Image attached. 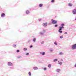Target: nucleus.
Listing matches in <instances>:
<instances>
[{
  "instance_id": "obj_1",
  "label": "nucleus",
  "mask_w": 76,
  "mask_h": 76,
  "mask_svg": "<svg viewBox=\"0 0 76 76\" xmlns=\"http://www.w3.org/2000/svg\"><path fill=\"white\" fill-rule=\"evenodd\" d=\"M62 29H64V27H59V30L58 31V32H59V33H62V31H61V30H62Z\"/></svg>"
},
{
  "instance_id": "obj_2",
  "label": "nucleus",
  "mask_w": 76,
  "mask_h": 76,
  "mask_svg": "<svg viewBox=\"0 0 76 76\" xmlns=\"http://www.w3.org/2000/svg\"><path fill=\"white\" fill-rule=\"evenodd\" d=\"M72 50H75V49H76V44H75L72 45Z\"/></svg>"
},
{
  "instance_id": "obj_3",
  "label": "nucleus",
  "mask_w": 76,
  "mask_h": 76,
  "mask_svg": "<svg viewBox=\"0 0 76 76\" xmlns=\"http://www.w3.org/2000/svg\"><path fill=\"white\" fill-rule=\"evenodd\" d=\"M52 21V23H53V24H56V23H57V21L55 20H53V19H52L51 20Z\"/></svg>"
},
{
  "instance_id": "obj_4",
  "label": "nucleus",
  "mask_w": 76,
  "mask_h": 76,
  "mask_svg": "<svg viewBox=\"0 0 76 76\" xmlns=\"http://www.w3.org/2000/svg\"><path fill=\"white\" fill-rule=\"evenodd\" d=\"M7 64L9 66H12L13 65V64L11 62H8Z\"/></svg>"
},
{
  "instance_id": "obj_5",
  "label": "nucleus",
  "mask_w": 76,
  "mask_h": 76,
  "mask_svg": "<svg viewBox=\"0 0 76 76\" xmlns=\"http://www.w3.org/2000/svg\"><path fill=\"white\" fill-rule=\"evenodd\" d=\"M43 26H47V23H45L43 24Z\"/></svg>"
},
{
  "instance_id": "obj_6",
  "label": "nucleus",
  "mask_w": 76,
  "mask_h": 76,
  "mask_svg": "<svg viewBox=\"0 0 76 76\" xmlns=\"http://www.w3.org/2000/svg\"><path fill=\"white\" fill-rule=\"evenodd\" d=\"M33 69L34 70H37L38 69V67H33Z\"/></svg>"
},
{
  "instance_id": "obj_7",
  "label": "nucleus",
  "mask_w": 76,
  "mask_h": 76,
  "mask_svg": "<svg viewBox=\"0 0 76 76\" xmlns=\"http://www.w3.org/2000/svg\"><path fill=\"white\" fill-rule=\"evenodd\" d=\"M73 14H74V15H76V10H74L72 11Z\"/></svg>"
},
{
  "instance_id": "obj_8",
  "label": "nucleus",
  "mask_w": 76,
  "mask_h": 76,
  "mask_svg": "<svg viewBox=\"0 0 76 76\" xmlns=\"http://www.w3.org/2000/svg\"><path fill=\"white\" fill-rule=\"evenodd\" d=\"M59 55L60 56H62L64 55V53L63 52H60L59 53Z\"/></svg>"
},
{
  "instance_id": "obj_9",
  "label": "nucleus",
  "mask_w": 76,
  "mask_h": 76,
  "mask_svg": "<svg viewBox=\"0 0 76 76\" xmlns=\"http://www.w3.org/2000/svg\"><path fill=\"white\" fill-rule=\"evenodd\" d=\"M5 14H4V13H3L1 14V17L2 18H3V17H5Z\"/></svg>"
},
{
  "instance_id": "obj_10",
  "label": "nucleus",
  "mask_w": 76,
  "mask_h": 76,
  "mask_svg": "<svg viewBox=\"0 0 76 76\" xmlns=\"http://www.w3.org/2000/svg\"><path fill=\"white\" fill-rule=\"evenodd\" d=\"M56 71L57 72V73H59V72H60V69H58L56 70Z\"/></svg>"
},
{
  "instance_id": "obj_11",
  "label": "nucleus",
  "mask_w": 76,
  "mask_h": 76,
  "mask_svg": "<svg viewBox=\"0 0 76 76\" xmlns=\"http://www.w3.org/2000/svg\"><path fill=\"white\" fill-rule=\"evenodd\" d=\"M58 64H60V65H61L62 64V62H60L59 61H58Z\"/></svg>"
},
{
  "instance_id": "obj_12",
  "label": "nucleus",
  "mask_w": 76,
  "mask_h": 76,
  "mask_svg": "<svg viewBox=\"0 0 76 76\" xmlns=\"http://www.w3.org/2000/svg\"><path fill=\"white\" fill-rule=\"evenodd\" d=\"M48 66L49 68H51V64H49L48 65Z\"/></svg>"
},
{
  "instance_id": "obj_13",
  "label": "nucleus",
  "mask_w": 76,
  "mask_h": 76,
  "mask_svg": "<svg viewBox=\"0 0 76 76\" xmlns=\"http://www.w3.org/2000/svg\"><path fill=\"white\" fill-rule=\"evenodd\" d=\"M30 13V12H29V11L28 10H27L26 12V14H29V13Z\"/></svg>"
},
{
  "instance_id": "obj_14",
  "label": "nucleus",
  "mask_w": 76,
  "mask_h": 76,
  "mask_svg": "<svg viewBox=\"0 0 76 76\" xmlns=\"http://www.w3.org/2000/svg\"><path fill=\"white\" fill-rule=\"evenodd\" d=\"M43 6V4H39V7H42Z\"/></svg>"
},
{
  "instance_id": "obj_15",
  "label": "nucleus",
  "mask_w": 76,
  "mask_h": 76,
  "mask_svg": "<svg viewBox=\"0 0 76 76\" xmlns=\"http://www.w3.org/2000/svg\"><path fill=\"white\" fill-rule=\"evenodd\" d=\"M36 38H34L33 39V42H35L36 41Z\"/></svg>"
},
{
  "instance_id": "obj_16",
  "label": "nucleus",
  "mask_w": 76,
  "mask_h": 76,
  "mask_svg": "<svg viewBox=\"0 0 76 76\" xmlns=\"http://www.w3.org/2000/svg\"><path fill=\"white\" fill-rule=\"evenodd\" d=\"M46 31V30L45 29H43L42 31V32L44 34V33H45V32Z\"/></svg>"
},
{
  "instance_id": "obj_17",
  "label": "nucleus",
  "mask_w": 76,
  "mask_h": 76,
  "mask_svg": "<svg viewBox=\"0 0 76 76\" xmlns=\"http://www.w3.org/2000/svg\"><path fill=\"white\" fill-rule=\"evenodd\" d=\"M39 34L40 35H44V33H43L42 32H40L39 33Z\"/></svg>"
},
{
  "instance_id": "obj_18",
  "label": "nucleus",
  "mask_w": 76,
  "mask_h": 76,
  "mask_svg": "<svg viewBox=\"0 0 76 76\" xmlns=\"http://www.w3.org/2000/svg\"><path fill=\"white\" fill-rule=\"evenodd\" d=\"M27 48H23V51H27Z\"/></svg>"
},
{
  "instance_id": "obj_19",
  "label": "nucleus",
  "mask_w": 76,
  "mask_h": 76,
  "mask_svg": "<svg viewBox=\"0 0 76 76\" xmlns=\"http://www.w3.org/2000/svg\"><path fill=\"white\" fill-rule=\"evenodd\" d=\"M61 27H64V26H64V24L62 23V24H61Z\"/></svg>"
},
{
  "instance_id": "obj_20",
  "label": "nucleus",
  "mask_w": 76,
  "mask_h": 76,
  "mask_svg": "<svg viewBox=\"0 0 76 76\" xmlns=\"http://www.w3.org/2000/svg\"><path fill=\"white\" fill-rule=\"evenodd\" d=\"M58 60H57V59H56L53 60V61L54 62H56V61H57Z\"/></svg>"
},
{
  "instance_id": "obj_21",
  "label": "nucleus",
  "mask_w": 76,
  "mask_h": 76,
  "mask_svg": "<svg viewBox=\"0 0 76 76\" xmlns=\"http://www.w3.org/2000/svg\"><path fill=\"white\" fill-rule=\"evenodd\" d=\"M68 4L69 6H72V4L70 3H69Z\"/></svg>"
},
{
  "instance_id": "obj_22",
  "label": "nucleus",
  "mask_w": 76,
  "mask_h": 76,
  "mask_svg": "<svg viewBox=\"0 0 76 76\" xmlns=\"http://www.w3.org/2000/svg\"><path fill=\"white\" fill-rule=\"evenodd\" d=\"M45 54V52H42V56H44Z\"/></svg>"
},
{
  "instance_id": "obj_23",
  "label": "nucleus",
  "mask_w": 76,
  "mask_h": 76,
  "mask_svg": "<svg viewBox=\"0 0 76 76\" xmlns=\"http://www.w3.org/2000/svg\"><path fill=\"white\" fill-rule=\"evenodd\" d=\"M54 44L55 45H58L57 43V42H55L54 43Z\"/></svg>"
},
{
  "instance_id": "obj_24",
  "label": "nucleus",
  "mask_w": 76,
  "mask_h": 76,
  "mask_svg": "<svg viewBox=\"0 0 76 76\" xmlns=\"http://www.w3.org/2000/svg\"><path fill=\"white\" fill-rule=\"evenodd\" d=\"M63 38V36L62 35L60 37V38H61V39H62Z\"/></svg>"
},
{
  "instance_id": "obj_25",
  "label": "nucleus",
  "mask_w": 76,
  "mask_h": 76,
  "mask_svg": "<svg viewBox=\"0 0 76 76\" xmlns=\"http://www.w3.org/2000/svg\"><path fill=\"white\" fill-rule=\"evenodd\" d=\"M50 52H53V49H50Z\"/></svg>"
},
{
  "instance_id": "obj_26",
  "label": "nucleus",
  "mask_w": 76,
  "mask_h": 76,
  "mask_svg": "<svg viewBox=\"0 0 76 76\" xmlns=\"http://www.w3.org/2000/svg\"><path fill=\"white\" fill-rule=\"evenodd\" d=\"M26 56H29V53H27L26 54Z\"/></svg>"
},
{
  "instance_id": "obj_27",
  "label": "nucleus",
  "mask_w": 76,
  "mask_h": 76,
  "mask_svg": "<svg viewBox=\"0 0 76 76\" xmlns=\"http://www.w3.org/2000/svg\"><path fill=\"white\" fill-rule=\"evenodd\" d=\"M28 75L29 76H31V72H29L28 73Z\"/></svg>"
},
{
  "instance_id": "obj_28",
  "label": "nucleus",
  "mask_w": 76,
  "mask_h": 76,
  "mask_svg": "<svg viewBox=\"0 0 76 76\" xmlns=\"http://www.w3.org/2000/svg\"><path fill=\"white\" fill-rule=\"evenodd\" d=\"M17 53H19L20 52V50H16Z\"/></svg>"
},
{
  "instance_id": "obj_29",
  "label": "nucleus",
  "mask_w": 76,
  "mask_h": 76,
  "mask_svg": "<svg viewBox=\"0 0 76 76\" xmlns=\"http://www.w3.org/2000/svg\"><path fill=\"white\" fill-rule=\"evenodd\" d=\"M41 43L42 44H44V42H41Z\"/></svg>"
},
{
  "instance_id": "obj_30",
  "label": "nucleus",
  "mask_w": 76,
  "mask_h": 76,
  "mask_svg": "<svg viewBox=\"0 0 76 76\" xmlns=\"http://www.w3.org/2000/svg\"><path fill=\"white\" fill-rule=\"evenodd\" d=\"M13 47H15V48H16V45H14L13 46Z\"/></svg>"
},
{
  "instance_id": "obj_31",
  "label": "nucleus",
  "mask_w": 76,
  "mask_h": 76,
  "mask_svg": "<svg viewBox=\"0 0 76 76\" xmlns=\"http://www.w3.org/2000/svg\"><path fill=\"white\" fill-rule=\"evenodd\" d=\"M58 26V25L57 24H56L55 25V27H57Z\"/></svg>"
},
{
  "instance_id": "obj_32",
  "label": "nucleus",
  "mask_w": 76,
  "mask_h": 76,
  "mask_svg": "<svg viewBox=\"0 0 76 76\" xmlns=\"http://www.w3.org/2000/svg\"><path fill=\"white\" fill-rule=\"evenodd\" d=\"M55 1L54 0H52L51 1V2L52 3H53Z\"/></svg>"
},
{
  "instance_id": "obj_33",
  "label": "nucleus",
  "mask_w": 76,
  "mask_h": 76,
  "mask_svg": "<svg viewBox=\"0 0 76 76\" xmlns=\"http://www.w3.org/2000/svg\"><path fill=\"white\" fill-rule=\"evenodd\" d=\"M44 69V70L45 71V70H47V68H45Z\"/></svg>"
},
{
  "instance_id": "obj_34",
  "label": "nucleus",
  "mask_w": 76,
  "mask_h": 76,
  "mask_svg": "<svg viewBox=\"0 0 76 76\" xmlns=\"http://www.w3.org/2000/svg\"><path fill=\"white\" fill-rule=\"evenodd\" d=\"M38 20L39 21H41V19L40 18Z\"/></svg>"
},
{
  "instance_id": "obj_35",
  "label": "nucleus",
  "mask_w": 76,
  "mask_h": 76,
  "mask_svg": "<svg viewBox=\"0 0 76 76\" xmlns=\"http://www.w3.org/2000/svg\"><path fill=\"white\" fill-rule=\"evenodd\" d=\"M33 46L32 45H31L30 46V48H32V47H33Z\"/></svg>"
},
{
  "instance_id": "obj_36",
  "label": "nucleus",
  "mask_w": 76,
  "mask_h": 76,
  "mask_svg": "<svg viewBox=\"0 0 76 76\" xmlns=\"http://www.w3.org/2000/svg\"><path fill=\"white\" fill-rule=\"evenodd\" d=\"M64 34H67V32H65L64 33Z\"/></svg>"
},
{
  "instance_id": "obj_37",
  "label": "nucleus",
  "mask_w": 76,
  "mask_h": 76,
  "mask_svg": "<svg viewBox=\"0 0 76 76\" xmlns=\"http://www.w3.org/2000/svg\"><path fill=\"white\" fill-rule=\"evenodd\" d=\"M39 54H42V52H39Z\"/></svg>"
},
{
  "instance_id": "obj_38",
  "label": "nucleus",
  "mask_w": 76,
  "mask_h": 76,
  "mask_svg": "<svg viewBox=\"0 0 76 76\" xmlns=\"http://www.w3.org/2000/svg\"><path fill=\"white\" fill-rule=\"evenodd\" d=\"M61 61H63V59H61Z\"/></svg>"
},
{
  "instance_id": "obj_39",
  "label": "nucleus",
  "mask_w": 76,
  "mask_h": 76,
  "mask_svg": "<svg viewBox=\"0 0 76 76\" xmlns=\"http://www.w3.org/2000/svg\"><path fill=\"white\" fill-rule=\"evenodd\" d=\"M28 41V42H30V40Z\"/></svg>"
},
{
  "instance_id": "obj_40",
  "label": "nucleus",
  "mask_w": 76,
  "mask_h": 76,
  "mask_svg": "<svg viewBox=\"0 0 76 76\" xmlns=\"http://www.w3.org/2000/svg\"><path fill=\"white\" fill-rule=\"evenodd\" d=\"M49 25H50V23H49Z\"/></svg>"
}]
</instances>
